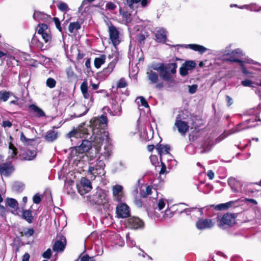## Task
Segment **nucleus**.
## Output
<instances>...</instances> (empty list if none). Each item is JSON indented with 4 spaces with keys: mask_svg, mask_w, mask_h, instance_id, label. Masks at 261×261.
Listing matches in <instances>:
<instances>
[{
    "mask_svg": "<svg viewBox=\"0 0 261 261\" xmlns=\"http://www.w3.org/2000/svg\"><path fill=\"white\" fill-rule=\"evenodd\" d=\"M80 108L82 109H84L85 110L84 112L80 114H74L75 117H79L85 115L89 110V108H87V107H85L84 106H81Z\"/></svg>",
    "mask_w": 261,
    "mask_h": 261,
    "instance_id": "60",
    "label": "nucleus"
},
{
    "mask_svg": "<svg viewBox=\"0 0 261 261\" xmlns=\"http://www.w3.org/2000/svg\"><path fill=\"white\" fill-rule=\"evenodd\" d=\"M56 83L57 82L56 80L51 77L48 78L46 82V86L49 88H53L55 87Z\"/></svg>",
    "mask_w": 261,
    "mask_h": 261,
    "instance_id": "47",
    "label": "nucleus"
},
{
    "mask_svg": "<svg viewBox=\"0 0 261 261\" xmlns=\"http://www.w3.org/2000/svg\"><path fill=\"white\" fill-rule=\"evenodd\" d=\"M51 255V251L50 248L47 249L43 253L42 256L45 258H50Z\"/></svg>",
    "mask_w": 261,
    "mask_h": 261,
    "instance_id": "56",
    "label": "nucleus"
},
{
    "mask_svg": "<svg viewBox=\"0 0 261 261\" xmlns=\"http://www.w3.org/2000/svg\"><path fill=\"white\" fill-rule=\"evenodd\" d=\"M92 147L91 141L87 140H83L81 144L79 146L72 147L70 152L71 157L74 158L77 156L76 159H79L77 156L80 154H82L87 152Z\"/></svg>",
    "mask_w": 261,
    "mask_h": 261,
    "instance_id": "5",
    "label": "nucleus"
},
{
    "mask_svg": "<svg viewBox=\"0 0 261 261\" xmlns=\"http://www.w3.org/2000/svg\"><path fill=\"white\" fill-rule=\"evenodd\" d=\"M240 130H241V129L239 128V126H237L235 128H233L229 130V132H227L226 135L224 134V136H223L222 135L220 136L218 139L221 140L222 139L230 135V134L239 132Z\"/></svg>",
    "mask_w": 261,
    "mask_h": 261,
    "instance_id": "46",
    "label": "nucleus"
},
{
    "mask_svg": "<svg viewBox=\"0 0 261 261\" xmlns=\"http://www.w3.org/2000/svg\"><path fill=\"white\" fill-rule=\"evenodd\" d=\"M105 164L103 159H100V156H98L94 162L90 163V166L88 169V173L93 175L94 177L96 176H103L105 174Z\"/></svg>",
    "mask_w": 261,
    "mask_h": 261,
    "instance_id": "4",
    "label": "nucleus"
},
{
    "mask_svg": "<svg viewBox=\"0 0 261 261\" xmlns=\"http://www.w3.org/2000/svg\"><path fill=\"white\" fill-rule=\"evenodd\" d=\"M242 85L244 87H253V83L249 80H245L241 82Z\"/></svg>",
    "mask_w": 261,
    "mask_h": 261,
    "instance_id": "53",
    "label": "nucleus"
},
{
    "mask_svg": "<svg viewBox=\"0 0 261 261\" xmlns=\"http://www.w3.org/2000/svg\"><path fill=\"white\" fill-rule=\"evenodd\" d=\"M158 192L155 189H153L151 186H147L146 188L145 191L141 192V195L143 197H146L147 196L151 194H154V196H157Z\"/></svg>",
    "mask_w": 261,
    "mask_h": 261,
    "instance_id": "27",
    "label": "nucleus"
},
{
    "mask_svg": "<svg viewBox=\"0 0 261 261\" xmlns=\"http://www.w3.org/2000/svg\"><path fill=\"white\" fill-rule=\"evenodd\" d=\"M9 158L13 159L17 154V149L14 147V146L11 143H10L9 144Z\"/></svg>",
    "mask_w": 261,
    "mask_h": 261,
    "instance_id": "36",
    "label": "nucleus"
},
{
    "mask_svg": "<svg viewBox=\"0 0 261 261\" xmlns=\"http://www.w3.org/2000/svg\"><path fill=\"white\" fill-rule=\"evenodd\" d=\"M148 79L152 84L156 83L159 80V75L157 73L150 70L147 72Z\"/></svg>",
    "mask_w": 261,
    "mask_h": 261,
    "instance_id": "26",
    "label": "nucleus"
},
{
    "mask_svg": "<svg viewBox=\"0 0 261 261\" xmlns=\"http://www.w3.org/2000/svg\"><path fill=\"white\" fill-rule=\"evenodd\" d=\"M126 243L129 246L132 247L135 246L136 243L135 241L132 239L131 237H129V234H126Z\"/></svg>",
    "mask_w": 261,
    "mask_h": 261,
    "instance_id": "52",
    "label": "nucleus"
},
{
    "mask_svg": "<svg viewBox=\"0 0 261 261\" xmlns=\"http://www.w3.org/2000/svg\"><path fill=\"white\" fill-rule=\"evenodd\" d=\"M33 18L37 21H48L51 19V17L43 13L40 11H35L33 15Z\"/></svg>",
    "mask_w": 261,
    "mask_h": 261,
    "instance_id": "21",
    "label": "nucleus"
},
{
    "mask_svg": "<svg viewBox=\"0 0 261 261\" xmlns=\"http://www.w3.org/2000/svg\"><path fill=\"white\" fill-rule=\"evenodd\" d=\"M109 33L110 39L114 46L119 44L120 40L119 39V32L116 28L112 25L109 27Z\"/></svg>",
    "mask_w": 261,
    "mask_h": 261,
    "instance_id": "13",
    "label": "nucleus"
},
{
    "mask_svg": "<svg viewBox=\"0 0 261 261\" xmlns=\"http://www.w3.org/2000/svg\"><path fill=\"white\" fill-rule=\"evenodd\" d=\"M161 162L162 168H161V170L160 171V174H165V173H166L167 172L166 165L163 162V161H162V162Z\"/></svg>",
    "mask_w": 261,
    "mask_h": 261,
    "instance_id": "62",
    "label": "nucleus"
},
{
    "mask_svg": "<svg viewBox=\"0 0 261 261\" xmlns=\"http://www.w3.org/2000/svg\"><path fill=\"white\" fill-rule=\"evenodd\" d=\"M91 201L96 204H104L108 202V198L106 193L102 189H99L93 195Z\"/></svg>",
    "mask_w": 261,
    "mask_h": 261,
    "instance_id": "7",
    "label": "nucleus"
},
{
    "mask_svg": "<svg viewBox=\"0 0 261 261\" xmlns=\"http://www.w3.org/2000/svg\"><path fill=\"white\" fill-rule=\"evenodd\" d=\"M127 85V83L124 78H121L117 83V88H125Z\"/></svg>",
    "mask_w": 261,
    "mask_h": 261,
    "instance_id": "49",
    "label": "nucleus"
},
{
    "mask_svg": "<svg viewBox=\"0 0 261 261\" xmlns=\"http://www.w3.org/2000/svg\"><path fill=\"white\" fill-rule=\"evenodd\" d=\"M189 48L191 49L197 51L200 54H203L205 53L208 49L203 46L198 45V44H189Z\"/></svg>",
    "mask_w": 261,
    "mask_h": 261,
    "instance_id": "30",
    "label": "nucleus"
},
{
    "mask_svg": "<svg viewBox=\"0 0 261 261\" xmlns=\"http://www.w3.org/2000/svg\"><path fill=\"white\" fill-rule=\"evenodd\" d=\"M46 43H50L51 40V36L50 32L44 33L40 35Z\"/></svg>",
    "mask_w": 261,
    "mask_h": 261,
    "instance_id": "44",
    "label": "nucleus"
},
{
    "mask_svg": "<svg viewBox=\"0 0 261 261\" xmlns=\"http://www.w3.org/2000/svg\"><path fill=\"white\" fill-rule=\"evenodd\" d=\"M11 93L9 91H0V100L6 101L10 96Z\"/></svg>",
    "mask_w": 261,
    "mask_h": 261,
    "instance_id": "38",
    "label": "nucleus"
},
{
    "mask_svg": "<svg viewBox=\"0 0 261 261\" xmlns=\"http://www.w3.org/2000/svg\"><path fill=\"white\" fill-rule=\"evenodd\" d=\"M29 108L31 109L34 112H36L38 117H42L45 116L44 112L38 107L33 104L29 106Z\"/></svg>",
    "mask_w": 261,
    "mask_h": 261,
    "instance_id": "33",
    "label": "nucleus"
},
{
    "mask_svg": "<svg viewBox=\"0 0 261 261\" xmlns=\"http://www.w3.org/2000/svg\"><path fill=\"white\" fill-rule=\"evenodd\" d=\"M57 7L62 12H67L69 10V8L67 4L64 2H59L57 5Z\"/></svg>",
    "mask_w": 261,
    "mask_h": 261,
    "instance_id": "42",
    "label": "nucleus"
},
{
    "mask_svg": "<svg viewBox=\"0 0 261 261\" xmlns=\"http://www.w3.org/2000/svg\"><path fill=\"white\" fill-rule=\"evenodd\" d=\"M107 125V117L103 115L94 118L90 121V124L86 126L84 124L75 130L70 132L68 135L70 138L87 137L91 135V139L97 146L101 139H108V132L105 130Z\"/></svg>",
    "mask_w": 261,
    "mask_h": 261,
    "instance_id": "1",
    "label": "nucleus"
},
{
    "mask_svg": "<svg viewBox=\"0 0 261 261\" xmlns=\"http://www.w3.org/2000/svg\"><path fill=\"white\" fill-rule=\"evenodd\" d=\"M12 188L14 191L21 192L23 190V185L20 182H15L13 184Z\"/></svg>",
    "mask_w": 261,
    "mask_h": 261,
    "instance_id": "45",
    "label": "nucleus"
},
{
    "mask_svg": "<svg viewBox=\"0 0 261 261\" xmlns=\"http://www.w3.org/2000/svg\"><path fill=\"white\" fill-rule=\"evenodd\" d=\"M33 200L34 203H35L36 204H38L41 201V197L40 195H39L38 194H36L34 196Z\"/></svg>",
    "mask_w": 261,
    "mask_h": 261,
    "instance_id": "57",
    "label": "nucleus"
},
{
    "mask_svg": "<svg viewBox=\"0 0 261 261\" xmlns=\"http://www.w3.org/2000/svg\"><path fill=\"white\" fill-rule=\"evenodd\" d=\"M6 203L9 206L14 209V212H13L14 214L18 215L17 211L18 209V203L16 199L11 198H8L6 199Z\"/></svg>",
    "mask_w": 261,
    "mask_h": 261,
    "instance_id": "23",
    "label": "nucleus"
},
{
    "mask_svg": "<svg viewBox=\"0 0 261 261\" xmlns=\"http://www.w3.org/2000/svg\"><path fill=\"white\" fill-rule=\"evenodd\" d=\"M112 115L114 116H120L122 113V109L121 103L117 102L113 103L112 107Z\"/></svg>",
    "mask_w": 261,
    "mask_h": 261,
    "instance_id": "25",
    "label": "nucleus"
},
{
    "mask_svg": "<svg viewBox=\"0 0 261 261\" xmlns=\"http://www.w3.org/2000/svg\"><path fill=\"white\" fill-rule=\"evenodd\" d=\"M22 218L29 223H32L34 219L32 211L30 209L23 211L22 214Z\"/></svg>",
    "mask_w": 261,
    "mask_h": 261,
    "instance_id": "24",
    "label": "nucleus"
},
{
    "mask_svg": "<svg viewBox=\"0 0 261 261\" xmlns=\"http://www.w3.org/2000/svg\"><path fill=\"white\" fill-rule=\"evenodd\" d=\"M81 28V24L79 22H71L68 28L69 31L72 33L74 31H77Z\"/></svg>",
    "mask_w": 261,
    "mask_h": 261,
    "instance_id": "35",
    "label": "nucleus"
},
{
    "mask_svg": "<svg viewBox=\"0 0 261 261\" xmlns=\"http://www.w3.org/2000/svg\"><path fill=\"white\" fill-rule=\"evenodd\" d=\"M106 56L102 55L100 57L96 58L94 60V66L96 68H99L106 61Z\"/></svg>",
    "mask_w": 261,
    "mask_h": 261,
    "instance_id": "28",
    "label": "nucleus"
},
{
    "mask_svg": "<svg viewBox=\"0 0 261 261\" xmlns=\"http://www.w3.org/2000/svg\"><path fill=\"white\" fill-rule=\"evenodd\" d=\"M182 65L185 66L188 70H191L195 67L196 63L193 61H188L185 62Z\"/></svg>",
    "mask_w": 261,
    "mask_h": 261,
    "instance_id": "43",
    "label": "nucleus"
},
{
    "mask_svg": "<svg viewBox=\"0 0 261 261\" xmlns=\"http://www.w3.org/2000/svg\"><path fill=\"white\" fill-rule=\"evenodd\" d=\"M224 55H232L234 57H241L243 56V53L241 49L237 48L231 51V53H226V51H225Z\"/></svg>",
    "mask_w": 261,
    "mask_h": 261,
    "instance_id": "40",
    "label": "nucleus"
},
{
    "mask_svg": "<svg viewBox=\"0 0 261 261\" xmlns=\"http://www.w3.org/2000/svg\"><path fill=\"white\" fill-rule=\"evenodd\" d=\"M139 98L140 99V102L142 105V106H144L145 108H148L149 107V105L147 102V101L145 100V99L143 97H140Z\"/></svg>",
    "mask_w": 261,
    "mask_h": 261,
    "instance_id": "61",
    "label": "nucleus"
},
{
    "mask_svg": "<svg viewBox=\"0 0 261 261\" xmlns=\"http://www.w3.org/2000/svg\"><path fill=\"white\" fill-rule=\"evenodd\" d=\"M156 149L160 156L161 162L163 160L165 156L168 158V160H172V156L169 153L170 147L168 145H163L158 144L156 146Z\"/></svg>",
    "mask_w": 261,
    "mask_h": 261,
    "instance_id": "11",
    "label": "nucleus"
},
{
    "mask_svg": "<svg viewBox=\"0 0 261 261\" xmlns=\"http://www.w3.org/2000/svg\"><path fill=\"white\" fill-rule=\"evenodd\" d=\"M16 55H17L18 58L22 61H27L30 57L29 55L23 52H19L16 53Z\"/></svg>",
    "mask_w": 261,
    "mask_h": 261,
    "instance_id": "48",
    "label": "nucleus"
},
{
    "mask_svg": "<svg viewBox=\"0 0 261 261\" xmlns=\"http://www.w3.org/2000/svg\"><path fill=\"white\" fill-rule=\"evenodd\" d=\"M59 133L57 130L54 129L48 130L44 136L45 140L48 142H52L58 138Z\"/></svg>",
    "mask_w": 261,
    "mask_h": 261,
    "instance_id": "19",
    "label": "nucleus"
},
{
    "mask_svg": "<svg viewBox=\"0 0 261 261\" xmlns=\"http://www.w3.org/2000/svg\"><path fill=\"white\" fill-rule=\"evenodd\" d=\"M12 125V123L9 120L4 121L2 123V126L4 127H10Z\"/></svg>",
    "mask_w": 261,
    "mask_h": 261,
    "instance_id": "63",
    "label": "nucleus"
},
{
    "mask_svg": "<svg viewBox=\"0 0 261 261\" xmlns=\"http://www.w3.org/2000/svg\"><path fill=\"white\" fill-rule=\"evenodd\" d=\"M75 261H95L93 257H89L88 255L80 256L79 258Z\"/></svg>",
    "mask_w": 261,
    "mask_h": 261,
    "instance_id": "51",
    "label": "nucleus"
},
{
    "mask_svg": "<svg viewBox=\"0 0 261 261\" xmlns=\"http://www.w3.org/2000/svg\"><path fill=\"white\" fill-rule=\"evenodd\" d=\"M166 200L163 198H160L158 202V207L159 210H162L163 208H164L166 203Z\"/></svg>",
    "mask_w": 261,
    "mask_h": 261,
    "instance_id": "50",
    "label": "nucleus"
},
{
    "mask_svg": "<svg viewBox=\"0 0 261 261\" xmlns=\"http://www.w3.org/2000/svg\"><path fill=\"white\" fill-rule=\"evenodd\" d=\"M77 189L79 193L83 195L91 191V183L89 179L83 177L81 178L80 184L77 185Z\"/></svg>",
    "mask_w": 261,
    "mask_h": 261,
    "instance_id": "10",
    "label": "nucleus"
},
{
    "mask_svg": "<svg viewBox=\"0 0 261 261\" xmlns=\"http://www.w3.org/2000/svg\"><path fill=\"white\" fill-rule=\"evenodd\" d=\"M233 202L232 201H229L228 202H226L225 203H221L218 205H217L215 206L216 210H225L229 207L231 206Z\"/></svg>",
    "mask_w": 261,
    "mask_h": 261,
    "instance_id": "37",
    "label": "nucleus"
},
{
    "mask_svg": "<svg viewBox=\"0 0 261 261\" xmlns=\"http://www.w3.org/2000/svg\"><path fill=\"white\" fill-rule=\"evenodd\" d=\"M117 61L115 60H113L111 62L107 67L104 68L103 70L99 73V76L102 79L107 78L108 75L113 71Z\"/></svg>",
    "mask_w": 261,
    "mask_h": 261,
    "instance_id": "17",
    "label": "nucleus"
},
{
    "mask_svg": "<svg viewBox=\"0 0 261 261\" xmlns=\"http://www.w3.org/2000/svg\"><path fill=\"white\" fill-rule=\"evenodd\" d=\"M93 146L95 148L96 153L100 154V159L103 157L104 159H108L112 154V145L110 143V138L108 139H101L99 145L93 143Z\"/></svg>",
    "mask_w": 261,
    "mask_h": 261,
    "instance_id": "3",
    "label": "nucleus"
},
{
    "mask_svg": "<svg viewBox=\"0 0 261 261\" xmlns=\"http://www.w3.org/2000/svg\"><path fill=\"white\" fill-rule=\"evenodd\" d=\"M179 72L181 76H184L188 74V70L182 65L180 68Z\"/></svg>",
    "mask_w": 261,
    "mask_h": 261,
    "instance_id": "55",
    "label": "nucleus"
},
{
    "mask_svg": "<svg viewBox=\"0 0 261 261\" xmlns=\"http://www.w3.org/2000/svg\"><path fill=\"white\" fill-rule=\"evenodd\" d=\"M240 9H246L251 11L259 12L261 11V7L257 6L256 4H252L249 5H244L240 7Z\"/></svg>",
    "mask_w": 261,
    "mask_h": 261,
    "instance_id": "32",
    "label": "nucleus"
},
{
    "mask_svg": "<svg viewBox=\"0 0 261 261\" xmlns=\"http://www.w3.org/2000/svg\"><path fill=\"white\" fill-rule=\"evenodd\" d=\"M155 37L156 41L165 43L167 40L166 31L163 28L159 29L155 34Z\"/></svg>",
    "mask_w": 261,
    "mask_h": 261,
    "instance_id": "22",
    "label": "nucleus"
},
{
    "mask_svg": "<svg viewBox=\"0 0 261 261\" xmlns=\"http://www.w3.org/2000/svg\"><path fill=\"white\" fill-rule=\"evenodd\" d=\"M186 118L184 112H180L176 117L174 124L178 132L182 135H185L189 128L188 122L185 121Z\"/></svg>",
    "mask_w": 261,
    "mask_h": 261,
    "instance_id": "6",
    "label": "nucleus"
},
{
    "mask_svg": "<svg viewBox=\"0 0 261 261\" xmlns=\"http://www.w3.org/2000/svg\"><path fill=\"white\" fill-rule=\"evenodd\" d=\"M50 32L46 24L41 23L39 25V29L38 30V34L41 35L44 33Z\"/></svg>",
    "mask_w": 261,
    "mask_h": 261,
    "instance_id": "39",
    "label": "nucleus"
},
{
    "mask_svg": "<svg viewBox=\"0 0 261 261\" xmlns=\"http://www.w3.org/2000/svg\"><path fill=\"white\" fill-rule=\"evenodd\" d=\"M236 215L234 214H225L222 217L218 216V221L219 222L220 227L223 225L231 226L235 223Z\"/></svg>",
    "mask_w": 261,
    "mask_h": 261,
    "instance_id": "8",
    "label": "nucleus"
},
{
    "mask_svg": "<svg viewBox=\"0 0 261 261\" xmlns=\"http://www.w3.org/2000/svg\"><path fill=\"white\" fill-rule=\"evenodd\" d=\"M197 85H193L192 86H189V92L190 94H194L196 92L197 89Z\"/></svg>",
    "mask_w": 261,
    "mask_h": 261,
    "instance_id": "58",
    "label": "nucleus"
},
{
    "mask_svg": "<svg viewBox=\"0 0 261 261\" xmlns=\"http://www.w3.org/2000/svg\"><path fill=\"white\" fill-rule=\"evenodd\" d=\"M65 245L66 239L64 237H62L59 240L55 242L53 249L55 252H62L64 250Z\"/></svg>",
    "mask_w": 261,
    "mask_h": 261,
    "instance_id": "18",
    "label": "nucleus"
},
{
    "mask_svg": "<svg viewBox=\"0 0 261 261\" xmlns=\"http://www.w3.org/2000/svg\"><path fill=\"white\" fill-rule=\"evenodd\" d=\"M34 233V230L33 228L24 229L21 232V236H25L27 238L30 237Z\"/></svg>",
    "mask_w": 261,
    "mask_h": 261,
    "instance_id": "41",
    "label": "nucleus"
},
{
    "mask_svg": "<svg viewBox=\"0 0 261 261\" xmlns=\"http://www.w3.org/2000/svg\"><path fill=\"white\" fill-rule=\"evenodd\" d=\"M140 1L141 0H126V4L130 8H133L134 5L139 3Z\"/></svg>",
    "mask_w": 261,
    "mask_h": 261,
    "instance_id": "54",
    "label": "nucleus"
},
{
    "mask_svg": "<svg viewBox=\"0 0 261 261\" xmlns=\"http://www.w3.org/2000/svg\"><path fill=\"white\" fill-rule=\"evenodd\" d=\"M128 226L133 229H142L144 227V222L138 217H131L127 221Z\"/></svg>",
    "mask_w": 261,
    "mask_h": 261,
    "instance_id": "14",
    "label": "nucleus"
},
{
    "mask_svg": "<svg viewBox=\"0 0 261 261\" xmlns=\"http://www.w3.org/2000/svg\"><path fill=\"white\" fill-rule=\"evenodd\" d=\"M53 19L57 28L59 30L60 32H62V28L61 27L60 22L59 19L57 17H54L53 18Z\"/></svg>",
    "mask_w": 261,
    "mask_h": 261,
    "instance_id": "59",
    "label": "nucleus"
},
{
    "mask_svg": "<svg viewBox=\"0 0 261 261\" xmlns=\"http://www.w3.org/2000/svg\"><path fill=\"white\" fill-rule=\"evenodd\" d=\"M113 196L114 200L119 202L122 200L123 197V187L119 185H116L113 187Z\"/></svg>",
    "mask_w": 261,
    "mask_h": 261,
    "instance_id": "16",
    "label": "nucleus"
},
{
    "mask_svg": "<svg viewBox=\"0 0 261 261\" xmlns=\"http://www.w3.org/2000/svg\"><path fill=\"white\" fill-rule=\"evenodd\" d=\"M226 60L228 61H230L231 62H237V63H240L241 64V66H242L241 68H242V72L245 74H248L249 73V72H248L247 69L244 66V65L243 64V62L242 60H239L237 58H232V57L228 58L226 59Z\"/></svg>",
    "mask_w": 261,
    "mask_h": 261,
    "instance_id": "31",
    "label": "nucleus"
},
{
    "mask_svg": "<svg viewBox=\"0 0 261 261\" xmlns=\"http://www.w3.org/2000/svg\"><path fill=\"white\" fill-rule=\"evenodd\" d=\"M14 170V166L11 162H6L0 164V174L2 175L8 176Z\"/></svg>",
    "mask_w": 261,
    "mask_h": 261,
    "instance_id": "15",
    "label": "nucleus"
},
{
    "mask_svg": "<svg viewBox=\"0 0 261 261\" xmlns=\"http://www.w3.org/2000/svg\"><path fill=\"white\" fill-rule=\"evenodd\" d=\"M216 224V221L212 219H199L196 223V227L199 230L212 228Z\"/></svg>",
    "mask_w": 261,
    "mask_h": 261,
    "instance_id": "9",
    "label": "nucleus"
},
{
    "mask_svg": "<svg viewBox=\"0 0 261 261\" xmlns=\"http://www.w3.org/2000/svg\"><path fill=\"white\" fill-rule=\"evenodd\" d=\"M15 55H16V57L11 56L10 55H7V57L8 58V63L9 64L11 63L14 66V65H17V66L19 65V61L17 59V58H18L17 55L15 54Z\"/></svg>",
    "mask_w": 261,
    "mask_h": 261,
    "instance_id": "34",
    "label": "nucleus"
},
{
    "mask_svg": "<svg viewBox=\"0 0 261 261\" xmlns=\"http://www.w3.org/2000/svg\"><path fill=\"white\" fill-rule=\"evenodd\" d=\"M177 64L175 63H172L167 64L159 63L153 64L151 68L160 73L161 79L167 83L170 87H173L176 84L173 75L176 72Z\"/></svg>",
    "mask_w": 261,
    "mask_h": 261,
    "instance_id": "2",
    "label": "nucleus"
},
{
    "mask_svg": "<svg viewBox=\"0 0 261 261\" xmlns=\"http://www.w3.org/2000/svg\"><path fill=\"white\" fill-rule=\"evenodd\" d=\"M116 214L118 218H126L130 215V208L126 204L121 203L116 207Z\"/></svg>",
    "mask_w": 261,
    "mask_h": 261,
    "instance_id": "12",
    "label": "nucleus"
},
{
    "mask_svg": "<svg viewBox=\"0 0 261 261\" xmlns=\"http://www.w3.org/2000/svg\"><path fill=\"white\" fill-rule=\"evenodd\" d=\"M116 5L112 2H109L106 5V8L108 9L114 10L116 8Z\"/></svg>",
    "mask_w": 261,
    "mask_h": 261,
    "instance_id": "64",
    "label": "nucleus"
},
{
    "mask_svg": "<svg viewBox=\"0 0 261 261\" xmlns=\"http://www.w3.org/2000/svg\"><path fill=\"white\" fill-rule=\"evenodd\" d=\"M36 155V151L34 150H27L24 152V153L22 156V159L24 160L30 161L34 159Z\"/></svg>",
    "mask_w": 261,
    "mask_h": 261,
    "instance_id": "29",
    "label": "nucleus"
},
{
    "mask_svg": "<svg viewBox=\"0 0 261 261\" xmlns=\"http://www.w3.org/2000/svg\"><path fill=\"white\" fill-rule=\"evenodd\" d=\"M80 89L83 97L87 99H92V94L88 90V83L87 81H84L81 85Z\"/></svg>",
    "mask_w": 261,
    "mask_h": 261,
    "instance_id": "20",
    "label": "nucleus"
}]
</instances>
